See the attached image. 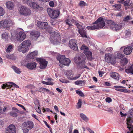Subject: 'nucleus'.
Returning a JSON list of instances; mask_svg holds the SVG:
<instances>
[{"label":"nucleus","instance_id":"nucleus-1","mask_svg":"<svg viewBox=\"0 0 133 133\" xmlns=\"http://www.w3.org/2000/svg\"><path fill=\"white\" fill-rule=\"evenodd\" d=\"M49 32L50 33V40L51 43L54 44H57L61 42V39L59 33L55 31L51 32L49 31Z\"/></svg>","mask_w":133,"mask_h":133},{"label":"nucleus","instance_id":"nucleus-2","mask_svg":"<svg viewBox=\"0 0 133 133\" xmlns=\"http://www.w3.org/2000/svg\"><path fill=\"white\" fill-rule=\"evenodd\" d=\"M57 59L59 62V65L61 67L64 65L68 66L71 62L70 59L66 58L64 55H59L57 57Z\"/></svg>","mask_w":133,"mask_h":133},{"label":"nucleus","instance_id":"nucleus-3","mask_svg":"<svg viewBox=\"0 0 133 133\" xmlns=\"http://www.w3.org/2000/svg\"><path fill=\"white\" fill-rule=\"evenodd\" d=\"M75 25L78 29V31L79 34L82 37L87 38V31L86 30L84 29L85 26L83 24L81 23H75Z\"/></svg>","mask_w":133,"mask_h":133},{"label":"nucleus","instance_id":"nucleus-4","mask_svg":"<svg viewBox=\"0 0 133 133\" xmlns=\"http://www.w3.org/2000/svg\"><path fill=\"white\" fill-rule=\"evenodd\" d=\"M13 22L10 19H5L0 21L1 27L7 28H9L13 24Z\"/></svg>","mask_w":133,"mask_h":133},{"label":"nucleus","instance_id":"nucleus-5","mask_svg":"<svg viewBox=\"0 0 133 133\" xmlns=\"http://www.w3.org/2000/svg\"><path fill=\"white\" fill-rule=\"evenodd\" d=\"M105 61L108 63H110L112 64H114L116 62L114 57L112 54L107 53L105 54Z\"/></svg>","mask_w":133,"mask_h":133},{"label":"nucleus","instance_id":"nucleus-6","mask_svg":"<svg viewBox=\"0 0 133 133\" xmlns=\"http://www.w3.org/2000/svg\"><path fill=\"white\" fill-rule=\"evenodd\" d=\"M108 26L110 28L113 30H117L120 29L122 27L119 24H117L112 20H109L107 21Z\"/></svg>","mask_w":133,"mask_h":133},{"label":"nucleus","instance_id":"nucleus-7","mask_svg":"<svg viewBox=\"0 0 133 133\" xmlns=\"http://www.w3.org/2000/svg\"><path fill=\"white\" fill-rule=\"evenodd\" d=\"M47 12L50 17L52 18H57L59 14V12L58 10H54L51 8L48 9Z\"/></svg>","mask_w":133,"mask_h":133},{"label":"nucleus","instance_id":"nucleus-8","mask_svg":"<svg viewBox=\"0 0 133 133\" xmlns=\"http://www.w3.org/2000/svg\"><path fill=\"white\" fill-rule=\"evenodd\" d=\"M85 59V57L84 56L83 57L80 56V57H76L74 59V62L77 64L81 65V67H83L82 66L84 65L85 64L84 61Z\"/></svg>","mask_w":133,"mask_h":133},{"label":"nucleus","instance_id":"nucleus-9","mask_svg":"<svg viewBox=\"0 0 133 133\" xmlns=\"http://www.w3.org/2000/svg\"><path fill=\"white\" fill-rule=\"evenodd\" d=\"M77 41L75 39L70 40L69 42V46L70 48L75 50L78 49L77 45L76 44Z\"/></svg>","mask_w":133,"mask_h":133},{"label":"nucleus","instance_id":"nucleus-10","mask_svg":"<svg viewBox=\"0 0 133 133\" xmlns=\"http://www.w3.org/2000/svg\"><path fill=\"white\" fill-rule=\"evenodd\" d=\"M12 86H13L17 88H19V86L17 85L14 83L11 82L3 84L1 87V88L2 89H4L5 88L8 89L10 88Z\"/></svg>","mask_w":133,"mask_h":133},{"label":"nucleus","instance_id":"nucleus-11","mask_svg":"<svg viewBox=\"0 0 133 133\" xmlns=\"http://www.w3.org/2000/svg\"><path fill=\"white\" fill-rule=\"evenodd\" d=\"M114 87L115 88V90L119 92H123L124 93L130 92V90H128L125 89V88L120 85L115 86Z\"/></svg>","mask_w":133,"mask_h":133},{"label":"nucleus","instance_id":"nucleus-12","mask_svg":"<svg viewBox=\"0 0 133 133\" xmlns=\"http://www.w3.org/2000/svg\"><path fill=\"white\" fill-rule=\"evenodd\" d=\"M26 37L25 33L23 32H20L16 37L17 40V41H22Z\"/></svg>","mask_w":133,"mask_h":133},{"label":"nucleus","instance_id":"nucleus-13","mask_svg":"<svg viewBox=\"0 0 133 133\" xmlns=\"http://www.w3.org/2000/svg\"><path fill=\"white\" fill-rule=\"evenodd\" d=\"M22 126L23 128L26 127L30 130L33 127L34 124L31 121L25 122L23 123Z\"/></svg>","mask_w":133,"mask_h":133},{"label":"nucleus","instance_id":"nucleus-14","mask_svg":"<svg viewBox=\"0 0 133 133\" xmlns=\"http://www.w3.org/2000/svg\"><path fill=\"white\" fill-rule=\"evenodd\" d=\"M47 22H38L37 23V25L40 28L42 29H48L49 26Z\"/></svg>","mask_w":133,"mask_h":133},{"label":"nucleus","instance_id":"nucleus-15","mask_svg":"<svg viewBox=\"0 0 133 133\" xmlns=\"http://www.w3.org/2000/svg\"><path fill=\"white\" fill-rule=\"evenodd\" d=\"M38 61L39 62L40 69L45 68L47 66L48 62L43 59L40 58L38 59Z\"/></svg>","mask_w":133,"mask_h":133},{"label":"nucleus","instance_id":"nucleus-16","mask_svg":"<svg viewBox=\"0 0 133 133\" xmlns=\"http://www.w3.org/2000/svg\"><path fill=\"white\" fill-rule=\"evenodd\" d=\"M6 133H16L15 126L13 124L10 125L6 130Z\"/></svg>","mask_w":133,"mask_h":133},{"label":"nucleus","instance_id":"nucleus-17","mask_svg":"<svg viewBox=\"0 0 133 133\" xmlns=\"http://www.w3.org/2000/svg\"><path fill=\"white\" fill-rule=\"evenodd\" d=\"M29 5L30 7L35 9H38L40 10H42L43 9V8L39 6V5L36 2H31Z\"/></svg>","mask_w":133,"mask_h":133},{"label":"nucleus","instance_id":"nucleus-18","mask_svg":"<svg viewBox=\"0 0 133 133\" xmlns=\"http://www.w3.org/2000/svg\"><path fill=\"white\" fill-rule=\"evenodd\" d=\"M95 23H97L100 28H102L105 26V24L103 18L102 17L99 18L95 22Z\"/></svg>","mask_w":133,"mask_h":133},{"label":"nucleus","instance_id":"nucleus-19","mask_svg":"<svg viewBox=\"0 0 133 133\" xmlns=\"http://www.w3.org/2000/svg\"><path fill=\"white\" fill-rule=\"evenodd\" d=\"M66 73L68 78L70 80H76L80 76V75H79L78 77H73V74L71 70L67 71Z\"/></svg>","mask_w":133,"mask_h":133},{"label":"nucleus","instance_id":"nucleus-20","mask_svg":"<svg viewBox=\"0 0 133 133\" xmlns=\"http://www.w3.org/2000/svg\"><path fill=\"white\" fill-rule=\"evenodd\" d=\"M133 123V120L130 119V121L128 120V122L127 123V128L129 129L130 132L128 131L127 133H133V126L132 123Z\"/></svg>","mask_w":133,"mask_h":133},{"label":"nucleus","instance_id":"nucleus-21","mask_svg":"<svg viewBox=\"0 0 133 133\" xmlns=\"http://www.w3.org/2000/svg\"><path fill=\"white\" fill-rule=\"evenodd\" d=\"M30 34L31 37L35 40H36L40 36V33L37 31H32Z\"/></svg>","mask_w":133,"mask_h":133},{"label":"nucleus","instance_id":"nucleus-22","mask_svg":"<svg viewBox=\"0 0 133 133\" xmlns=\"http://www.w3.org/2000/svg\"><path fill=\"white\" fill-rule=\"evenodd\" d=\"M132 50V48L131 46H128L124 49L123 52L125 54L128 55L131 53Z\"/></svg>","mask_w":133,"mask_h":133},{"label":"nucleus","instance_id":"nucleus-23","mask_svg":"<svg viewBox=\"0 0 133 133\" xmlns=\"http://www.w3.org/2000/svg\"><path fill=\"white\" fill-rule=\"evenodd\" d=\"M18 50L19 52H22L23 53H24L28 51L29 48L20 45L19 46Z\"/></svg>","mask_w":133,"mask_h":133},{"label":"nucleus","instance_id":"nucleus-24","mask_svg":"<svg viewBox=\"0 0 133 133\" xmlns=\"http://www.w3.org/2000/svg\"><path fill=\"white\" fill-rule=\"evenodd\" d=\"M125 71L128 74L130 73L133 75V64L129 66H126L125 68Z\"/></svg>","mask_w":133,"mask_h":133},{"label":"nucleus","instance_id":"nucleus-25","mask_svg":"<svg viewBox=\"0 0 133 133\" xmlns=\"http://www.w3.org/2000/svg\"><path fill=\"white\" fill-rule=\"evenodd\" d=\"M27 68L30 69H32L35 68L36 66V64L34 62H31L28 63L26 66Z\"/></svg>","mask_w":133,"mask_h":133},{"label":"nucleus","instance_id":"nucleus-26","mask_svg":"<svg viewBox=\"0 0 133 133\" xmlns=\"http://www.w3.org/2000/svg\"><path fill=\"white\" fill-rule=\"evenodd\" d=\"M11 34L9 33L5 32L2 34V36L3 39H8L10 38Z\"/></svg>","mask_w":133,"mask_h":133},{"label":"nucleus","instance_id":"nucleus-27","mask_svg":"<svg viewBox=\"0 0 133 133\" xmlns=\"http://www.w3.org/2000/svg\"><path fill=\"white\" fill-rule=\"evenodd\" d=\"M110 76L113 78L118 81L119 79V76L118 74L116 72H112L110 73Z\"/></svg>","mask_w":133,"mask_h":133},{"label":"nucleus","instance_id":"nucleus-28","mask_svg":"<svg viewBox=\"0 0 133 133\" xmlns=\"http://www.w3.org/2000/svg\"><path fill=\"white\" fill-rule=\"evenodd\" d=\"M38 55L37 51H35L31 52L27 56V57L29 58H33L35 56H37Z\"/></svg>","mask_w":133,"mask_h":133},{"label":"nucleus","instance_id":"nucleus-29","mask_svg":"<svg viewBox=\"0 0 133 133\" xmlns=\"http://www.w3.org/2000/svg\"><path fill=\"white\" fill-rule=\"evenodd\" d=\"M31 44L30 41L29 40H26L23 42L21 43V45L26 47L29 48Z\"/></svg>","mask_w":133,"mask_h":133},{"label":"nucleus","instance_id":"nucleus-30","mask_svg":"<svg viewBox=\"0 0 133 133\" xmlns=\"http://www.w3.org/2000/svg\"><path fill=\"white\" fill-rule=\"evenodd\" d=\"M128 117L127 119V123L128 122V120L130 121V119H132L133 120L132 117H133V109L130 110L128 113Z\"/></svg>","mask_w":133,"mask_h":133},{"label":"nucleus","instance_id":"nucleus-31","mask_svg":"<svg viewBox=\"0 0 133 133\" xmlns=\"http://www.w3.org/2000/svg\"><path fill=\"white\" fill-rule=\"evenodd\" d=\"M124 56V55L122 54V53L117 52H116L115 54L114 58L115 60L116 59H120L123 58Z\"/></svg>","mask_w":133,"mask_h":133},{"label":"nucleus","instance_id":"nucleus-32","mask_svg":"<svg viewBox=\"0 0 133 133\" xmlns=\"http://www.w3.org/2000/svg\"><path fill=\"white\" fill-rule=\"evenodd\" d=\"M6 7L10 10H11L14 6L13 3L11 2L8 1L6 3Z\"/></svg>","mask_w":133,"mask_h":133},{"label":"nucleus","instance_id":"nucleus-33","mask_svg":"<svg viewBox=\"0 0 133 133\" xmlns=\"http://www.w3.org/2000/svg\"><path fill=\"white\" fill-rule=\"evenodd\" d=\"M26 8H27L25 6H21L20 7L19 10L20 14L23 15Z\"/></svg>","mask_w":133,"mask_h":133},{"label":"nucleus","instance_id":"nucleus-34","mask_svg":"<svg viewBox=\"0 0 133 133\" xmlns=\"http://www.w3.org/2000/svg\"><path fill=\"white\" fill-rule=\"evenodd\" d=\"M12 68L13 69L14 71L17 74H20L21 72L20 69L15 66H12Z\"/></svg>","mask_w":133,"mask_h":133},{"label":"nucleus","instance_id":"nucleus-35","mask_svg":"<svg viewBox=\"0 0 133 133\" xmlns=\"http://www.w3.org/2000/svg\"><path fill=\"white\" fill-rule=\"evenodd\" d=\"M85 54L88 59L91 60L92 58V53L90 51H88L85 52Z\"/></svg>","mask_w":133,"mask_h":133},{"label":"nucleus","instance_id":"nucleus-36","mask_svg":"<svg viewBox=\"0 0 133 133\" xmlns=\"http://www.w3.org/2000/svg\"><path fill=\"white\" fill-rule=\"evenodd\" d=\"M80 116L81 117L84 121L87 122L89 120L88 118L86 116V115L83 113L80 114Z\"/></svg>","mask_w":133,"mask_h":133},{"label":"nucleus","instance_id":"nucleus-37","mask_svg":"<svg viewBox=\"0 0 133 133\" xmlns=\"http://www.w3.org/2000/svg\"><path fill=\"white\" fill-rule=\"evenodd\" d=\"M24 13L23 15L25 16H28L30 15L31 14V10L28 8H26V10Z\"/></svg>","mask_w":133,"mask_h":133},{"label":"nucleus","instance_id":"nucleus-38","mask_svg":"<svg viewBox=\"0 0 133 133\" xmlns=\"http://www.w3.org/2000/svg\"><path fill=\"white\" fill-rule=\"evenodd\" d=\"M85 83V81L81 80H77L75 81V84L78 85H82L83 84H84Z\"/></svg>","mask_w":133,"mask_h":133},{"label":"nucleus","instance_id":"nucleus-39","mask_svg":"<svg viewBox=\"0 0 133 133\" xmlns=\"http://www.w3.org/2000/svg\"><path fill=\"white\" fill-rule=\"evenodd\" d=\"M112 6L115 8L114 9L116 10H119L121 8V5L120 4L112 5Z\"/></svg>","mask_w":133,"mask_h":133},{"label":"nucleus","instance_id":"nucleus-40","mask_svg":"<svg viewBox=\"0 0 133 133\" xmlns=\"http://www.w3.org/2000/svg\"><path fill=\"white\" fill-rule=\"evenodd\" d=\"M128 61L126 58H124L121 59V62L122 65L124 66L128 63Z\"/></svg>","mask_w":133,"mask_h":133},{"label":"nucleus","instance_id":"nucleus-41","mask_svg":"<svg viewBox=\"0 0 133 133\" xmlns=\"http://www.w3.org/2000/svg\"><path fill=\"white\" fill-rule=\"evenodd\" d=\"M6 57L8 59L14 60L16 59L15 57L13 55H6Z\"/></svg>","mask_w":133,"mask_h":133},{"label":"nucleus","instance_id":"nucleus-42","mask_svg":"<svg viewBox=\"0 0 133 133\" xmlns=\"http://www.w3.org/2000/svg\"><path fill=\"white\" fill-rule=\"evenodd\" d=\"M12 45H9L6 49V51L7 52H10L13 49Z\"/></svg>","mask_w":133,"mask_h":133},{"label":"nucleus","instance_id":"nucleus-43","mask_svg":"<svg viewBox=\"0 0 133 133\" xmlns=\"http://www.w3.org/2000/svg\"><path fill=\"white\" fill-rule=\"evenodd\" d=\"M42 83L43 84L48 85H52L54 84V83L52 82L51 81L45 82L44 81H42Z\"/></svg>","mask_w":133,"mask_h":133},{"label":"nucleus","instance_id":"nucleus-44","mask_svg":"<svg viewBox=\"0 0 133 133\" xmlns=\"http://www.w3.org/2000/svg\"><path fill=\"white\" fill-rule=\"evenodd\" d=\"M10 115L12 117H16L17 116V112L12 111L9 113Z\"/></svg>","mask_w":133,"mask_h":133},{"label":"nucleus","instance_id":"nucleus-45","mask_svg":"<svg viewBox=\"0 0 133 133\" xmlns=\"http://www.w3.org/2000/svg\"><path fill=\"white\" fill-rule=\"evenodd\" d=\"M125 35L126 37H130L131 35L130 31L126 30L125 32Z\"/></svg>","mask_w":133,"mask_h":133},{"label":"nucleus","instance_id":"nucleus-46","mask_svg":"<svg viewBox=\"0 0 133 133\" xmlns=\"http://www.w3.org/2000/svg\"><path fill=\"white\" fill-rule=\"evenodd\" d=\"M93 24L94 25L92 26L94 30L100 28L99 25H98L97 23H95V22L93 23Z\"/></svg>","mask_w":133,"mask_h":133},{"label":"nucleus","instance_id":"nucleus-47","mask_svg":"<svg viewBox=\"0 0 133 133\" xmlns=\"http://www.w3.org/2000/svg\"><path fill=\"white\" fill-rule=\"evenodd\" d=\"M131 18L129 16H127L124 17L123 21L124 22H128L129 21L131 20Z\"/></svg>","mask_w":133,"mask_h":133},{"label":"nucleus","instance_id":"nucleus-48","mask_svg":"<svg viewBox=\"0 0 133 133\" xmlns=\"http://www.w3.org/2000/svg\"><path fill=\"white\" fill-rule=\"evenodd\" d=\"M86 4V3L85 2L82 1H80L79 3V6L82 7L85 6Z\"/></svg>","mask_w":133,"mask_h":133},{"label":"nucleus","instance_id":"nucleus-49","mask_svg":"<svg viewBox=\"0 0 133 133\" xmlns=\"http://www.w3.org/2000/svg\"><path fill=\"white\" fill-rule=\"evenodd\" d=\"M4 13L5 11L3 8L0 6V17L3 16Z\"/></svg>","mask_w":133,"mask_h":133},{"label":"nucleus","instance_id":"nucleus-50","mask_svg":"<svg viewBox=\"0 0 133 133\" xmlns=\"http://www.w3.org/2000/svg\"><path fill=\"white\" fill-rule=\"evenodd\" d=\"M76 92L77 94L83 97L84 96L83 93L82 91L78 90H76Z\"/></svg>","mask_w":133,"mask_h":133},{"label":"nucleus","instance_id":"nucleus-51","mask_svg":"<svg viewBox=\"0 0 133 133\" xmlns=\"http://www.w3.org/2000/svg\"><path fill=\"white\" fill-rule=\"evenodd\" d=\"M81 49L83 50L87 51L88 49V47L84 45H83L81 48Z\"/></svg>","mask_w":133,"mask_h":133},{"label":"nucleus","instance_id":"nucleus-52","mask_svg":"<svg viewBox=\"0 0 133 133\" xmlns=\"http://www.w3.org/2000/svg\"><path fill=\"white\" fill-rule=\"evenodd\" d=\"M65 22L66 24L69 25V26H72L70 21L69 19H67L65 20Z\"/></svg>","mask_w":133,"mask_h":133},{"label":"nucleus","instance_id":"nucleus-53","mask_svg":"<svg viewBox=\"0 0 133 133\" xmlns=\"http://www.w3.org/2000/svg\"><path fill=\"white\" fill-rule=\"evenodd\" d=\"M81 103V101L80 99H79L78 102L77 103V105L78 106V109L81 107L82 105Z\"/></svg>","mask_w":133,"mask_h":133},{"label":"nucleus","instance_id":"nucleus-54","mask_svg":"<svg viewBox=\"0 0 133 133\" xmlns=\"http://www.w3.org/2000/svg\"><path fill=\"white\" fill-rule=\"evenodd\" d=\"M43 112H44L45 111H47L48 112H49V111H50L52 113H53V112L51 110L49 109V108H46V109H43Z\"/></svg>","mask_w":133,"mask_h":133},{"label":"nucleus","instance_id":"nucleus-55","mask_svg":"<svg viewBox=\"0 0 133 133\" xmlns=\"http://www.w3.org/2000/svg\"><path fill=\"white\" fill-rule=\"evenodd\" d=\"M41 89L43 91L45 92H46L48 93L50 92V91L49 90L45 88H41Z\"/></svg>","mask_w":133,"mask_h":133},{"label":"nucleus","instance_id":"nucleus-56","mask_svg":"<svg viewBox=\"0 0 133 133\" xmlns=\"http://www.w3.org/2000/svg\"><path fill=\"white\" fill-rule=\"evenodd\" d=\"M106 101L109 103L111 102L112 101V99L110 97H107L105 99Z\"/></svg>","mask_w":133,"mask_h":133},{"label":"nucleus","instance_id":"nucleus-57","mask_svg":"<svg viewBox=\"0 0 133 133\" xmlns=\"http://www.w3.org/2000/svg\"><path fill=\"white\" fill-rule=\"evenodd\" d=\"M49 4L50 6L51 7H53L54 6V2L52 1H51L49 2Z\"/></svg>","mask_w":133,"mask_h":133},{"label":"nucleus","instance_id":"nucleus-58","mask_svg":"<svg viewBox=\"0 0 133 133\" xmlns=\"http://www.w3.org/2000/svg\"><path fill=\"white\" fill-rule=\"evenodd\" d=\"M113 50V49L111 47H109L107 48L105 51H107L108 52H110Z\"/></svg>","mask_w":133,"mask_h":133},{"label":"nucleus","instance_id":"nucleus-59","mask_svg":"<svg viewBox=\"0 0 133 133\" xmlns=\"http://www.w3.org/2000/svg\"><path fill=\"white\" fill-rule=\"evenodd\" d=\"M87 29L89 30H94L92 26H88L86 28Z\"/></svg>","mask_w":133,"mask_h":133},{"label":"nucleus","instance_id":"nucleus-60","mask_svg":"<svg viewBox=\"0 0 133 133\" xmlns=\"http://www.w3.org/2000/svg\"><path fill=\"white\" fill-rule=\"evenodd\" d=\"M23 1L24 3H26L28 5L31 2L29 0H23Z\"/></svg>","mask_w":133,"mask_h":133},{"label":"nucleus","instance_id":"nucleus-61","mask_svg":"<svg viewBox=\"0 0 133 133\" xmlns=\"http://www.w3.org/2000/svg\"><path fill=\"white\" fill-rule=\"evenodd\" d=\"M36 111L39 114H41V109L39 107H38V108L36 109Z\"/></svg>","mask_w":133,"mask_h":133},{"label":"nucleus","instance_id":"nucleus-62","mask_svg":"<svg viewBox=\"0 0 133 133\" xmlns=\"http://www.w3.org/2000/svg\"><path fill=\"white\" fill-rule=\"evenodd\" d=\"M28 129H29L27 128L24 129L23 130V131L24 132H25L26 133H27L28 132V131H29Z\"/></svg>","mask_w":133,"mask_h":133},{"label":"nucleus","instance_id":"nucleus-63","mask_svg":"<svg viewBox=\"0 0 133 133\" xmlns=\"http://www.w3.org/2000/svg\"><path fill=\"white\" fill-rule=\"evenodd\" d=\"M107 111H109L110 112L112 113V111L111 108H109L107 109Z\"/></svg>","mask_w":133,"mask_h":133},{"label":"nucleus","instance_id":"nucleus-64","mask_svg":"<svg viewBox=\"0 0 133 133\" xmlns=\"http://www.w3.org/2000/svg\"><path fill=\"white\" fill-rule=\"evenodd\" d=\"M87 130L90 133H94V131L89 128L87 129Z\"/></svg>","mask_w":133,"mask_h":133}]
</instances>
